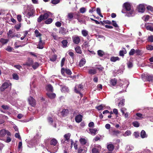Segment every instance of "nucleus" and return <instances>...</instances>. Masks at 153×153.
Returning a JSON list of instances; mask_svg holds the SVG:
<instances>
[{"instance_id":"nucleus-61","label":"nucleus","mask_w":153,"mask_h":153,"mask_svg":"<svg viewBox=\"0 0 153 153\" xmlns=\"http://www.w3.org/2000/svg\"><path fill=\"white\" fill-rule=\"evenodd\" d=\"M21 27V23H19V24H17L16 25L15 27V28L17 30H18Z\"/></svg>"},{"instance_id":"nucleus-49","label":"nucleus","mask_w":153,"mask_h":153,"mask_svg":"<svg viewBox=\"0 0 153 153\" xmlns=\"http://www.w3.org/2000/svg\"><path fill=\"white\" fill-rule=\"evenodd\" d=\"M57 58V56L56 55H54L52 57L50 58V60L52 62H54L56 61Z\"/></svg>"},{"instance_id":"nucleus-59","label":"nucleus","mask_w":153,"mask_h":153,"mask_svg":"<svg viewBox=\"0 0 153 153\" xmlns=\"http://www.w3.org/2000/svg\"><path fill=\"white\" fill-rule=\"evenodd\" d=\"M60 2L59 0H52L51 1V3L53 4H56L59 3Z\"/></svg>"},{"instance_id":"nucleus-42","label":"nucleus","mask_w":153,"mask_h":153,"mask_svg":"<svg viewBox=\"0 0 153 153\" xmlns=\"http://www.w3.org/2000/svg\"><path fill=\"white\" fill-rule=\"evenodd\" d=\"M131 134V133L130 131L127 130L123 134V135L125 137H126L130 135Z\"/></svg>"},{"instance_id":"nucleus-21","label":"nucleus","mask_w":153,"mask_h":153,"mask_svg":"<svg viewBox=\"0 0 153 153\" xmlns=\"http://www.w3.org/2000/svg\"><path fill=\"white\" fill-rule=\"evenodd\" d=\"M62 43L63 48H65L68 46V45L69 44L68 42L66 40H64L62 41Z\"/></svg>"},{"instance_id":"nucleus-40","label":"nucleus","mask_w":153,"mask_h":153,"mask_svg":"<svg viewBox=\"0 0 153 153\" xmlns=\"http://www.w3.org/2000/svg\"><path fill=\"white\" fill-rule=\"evenodd\" d=\"M119 60V58L118 57H112L111 58V60L112 62H115L117 60Z\"/></svg>"},{"instance_id":"nucleus-14","label":"nucleus","mask_w":153,"mask_h":153,"mask_svg":"<svg viewBox=\"0 0 153 153\" xmlns=\"http://www.w3.org/2000/svg\"><path fill=\"white\" fill-rule=\"evenodd\" d=\"M73 41L74 43L77 44L80 42V39L78 36H74L72 38Z\"/></svg>"},{"instance_id":"nucleus-44","label":"nucleus","mask_w":153,"mask_h":153,"mask_svg":"<svg viewBox=\"0 0 153 153\" xmlns=\"http://www.w3.org/2000/svg\"><path fill=\"white\" fill-rule=\"evenodd\" d=\"M53 21V19L51 18H49L45 21V24H48L51 23Z\"/></svg>"},{"instance_id":"nucleus-46","label":"nucleus","mask_w":153,"mask_h":153,"mask_svg":"<svg viewBox=\"0 0 153 153\" xmlns=\"http://www.w3.org/2000/svg\"><path fill=\"white\" fill-rule=\"evenodd\" d=\"M61 91H62L65 92H68V91L69 89L68 87L65 86L63 87L62 88Z\"/></svg>"},{"instance_id":"nucleus-45","label":"nucleus","mask_w":153,"mask_h":153,"mask_svg":"<svg viewBox=\"0 0 153 153\" xmlns=\"http://www.w3.org/2000/svg\"><path fill=\"white\" fill-rule=\"evenodd\" d=\"M97 13L101 17H103V16L101 14V13L100 9L99 8H97Z\"/></svg>"},{"instance_id":"nucleus-58","label":"nucleus","mask_w":153,"mask_h":153,"mask_svg":"<svg viewBox=\"0 0 153 153\" xmlns=\"http://www.w3.org/2000/svg\"><path fill=\"white\" fill-rule=\"evenodd\" d=\"M135 50L134 49H132L129 53V54L130 55H132L135 53Z\"/></svg>"},{"instance_id":"nucleus-47","label":"nucleus","mask_w":153,"mask_h":153,"mask_svg":"<svg viewBox=\"0 0 153 153\" xmlns=\"http://www.w3.org/2000/svg\"><path fill=\"white\" fill-rule=\"evenodd\" d=\"M133 126L135 127H138L139 126V124L137 121H135L132 123Z\"/></svg>"},{"instance_id":"nucleus-63","label":"nucleus","mask_w":153,"mask_h":153,"mask_svg":"<svg viewBox=\"0 0 153 153\" xmlns=\"http://www.w3.org/2000/svg\"><path fill=\"white\" fill-rule=\"evenodd\" d=\"M1 107L4 109L7 110L9 109V106L7 105H3L1 106Z\"/></svg>"},{"instance_id":"nucleus-22","label":"nucleus","mask_w":153,"mask_h":153,"mask_svg":"<svg viewBox=\"0 0 153 153\" xmlns=\"http://www.w3.org/2000/svg\"><path fill=\"white\" fill-rule=\"evenodd\" d=\"M7 34L8 37H9L11 38H13L14 37L15 33H13L12 30H9L8 32L7 33Z\"/></svg>"},{"instance_id":"nucleus-54","label":"nucleus","mask_w":153,"mask_h":153,"mask_svg":"<svg viewBox=\"0 0 153 153\" xmlns=\"http://www.w3.org/2000/svg\"><path fill=\"white\" fill-rule=\"evenodd\" d=\"M135 53L137 55H140L142 54L141 51L138 49H137L135 50Z\"/></svg>"},{"instance_id":"nucleus-41","label":"nucleus","mask_w":153,"mask_h":153,"mask_svg":"<svg viewBox=\"0 0 153 153\" xmlns=\"http://www.w3.org/2000/svg\"><path fill=\"white\" fill-rule=\"evenodd\" d=\"M125 100L124 99L120 101V102L118 103V106L119 107H121L124 105Z\"/></svg>"},{"instance_id":"nucleus-53","label":"nucleus","mask_w":153,"mask_h":153,"mask_svg":"<svg viewBox=\"0 0 153 153\" xmlns=\"http://www.w3.org/2000/svg\"><path fill=\"white\" fill-rule=\"evenodd\" d=\"M146 49L148 50L152 51L153 49V46L151 45H148L146 46Z\"/></svg>"},{"instance_id":"nucleus-33","label":"nucleus","mask_w":153,"mask_h":153,"mask_svg":"<svg viewBox=\"0 0 153 153\" xmlns=\"http://www.w3.org/2000/svg\"><path fill=\"white\" fill-rule=\"evenodd\" d=\"M126 51L125 49L124 48L123 50H121L119 52V55L120 56H123L124 54L126 53Z\"/></svg>"},{"instance_id":"nucleus-62","label":"nucleus","mask_w":153,"mask_h":153,"mask_svg":"<svg viewBox=\"0 0 153 153\" xmlns=\"http://www.w3.org/2000/svg\"><path fill=\"white\" fill-rule=\"evenodd\" d=\"M33 14V13L32 12H28L27 14V16L29 18L30 17L32 16Z\"/></svg>"},{"instance_id":"nucleus-18","label":"nucleus","mask_w":153,"mask_h":153,"mask_svg":"<svg viewBox=\"0 0 153 153\" xmlns=\"http://www.w3.org/2000/svg\"><path fill=\"white\" fill-rule=\"evenodd\" d=\"M82 116L81 115L79 114L77 115L75 118V120L76 121L77 123H80L82 120Z\"/></svg>"},{"instance_id":"nucleus-43","label":"nucleus","mask_w":153,"mask_h":153,"mask_svg":"<svg viewBox=\"0 0 153 153\" xmlns=\"http://www.w3.org/2000/svg\"><path fill=\"white\" fill-rule=\"evenodd\" d=\"M45 20L44 19L42 15H41L38 18L37 21L39 22H41L42 20Z\"/></svg>"},{"instance_id":"nucleus-24","label":"nucleus","mask_w":153,"mask_h":153,"mask_svg":"<svg viewBox=\"0 0 153 153\" xmlns=\"http://www.w3.org/2000/svg\"><path fill=\"white\" fill-rule=\"evenodd\" d=\"M57 143V141L55 138L52 139L50 142V144L51 145L55 146L56 145Z\"/></svg>"},{"instance_id":"nucleus-52","label":"nucleus","mask_w":153,"mask_h":153,"mask_svg":"<svg viewBox=\"0 0 153 153\" xmlns=\"http://www.w3.org/2000/svg\"><path fill=\"white\" fill-rule=\"evenodd\" d=\"M86 9L84 7L81 8L79 10L80 12L82 13H85L86 12Z\"/></svg>"},{"instance_id":"nucleus-10","label":"nucleus","mask_w":153,"mask_h":153,"mask_svg":"<svg viewBox=\"0 0 153 153\" xmlns=\"http://www.w3.org/2000/svg\"><path fill=\"white\" fill-rule=\"evenodd\" d=\"M71 135V134L70 133H68L65 134L64 136L65 140H64L63 139L61 140V141L62 143H64L65 141H68V140L70 138Z\"/></svg>"},{"instance_id":"nucleus-56","label":"nucleus","mask_w":153,"mask_h":153,"mask_svg":"<svg viewBox=\"0 0 153 153\" xmlns=\"http://www.w3.org/2000/svg\"><path fill=\"white\" fill-rule=\"evenodd\" d=\"M128 67L129 68H131L133 67V64L131 62H128L127 64Z\"/></svg>"},{"instance_id":"nucleus-34","label":"nucleus","mask_w":153,"mask_h":153,"mask_svg":"<svg viewBox=\"0 0 153 153\" xmlns=\"http://www.w3.org/2000/svg\"><path fill=\"white\" fill-rule=\"evenodd\" d=\"M82 34L83 36L86 37L88 36V32L86 30H83L81 31Z\"/></svg>"},{"instance_id":"nucleus-12","label":"nucleus","mask_w":153,"mask_h":153,"mask_svg":"<svg viewBox=\"0 0 153 153\" xmlns=\"http://www.w3.org/2000/svg\"><path fill=\"white\" fill-rule=\"evenodd\" d=\"M28 100L29 103L31 106H33L35 105V100L33 98V97L30 96V97L28 98Z\"/></svg>"},{"instance_id":"nucleus-5","label":"nucleus","mask_w":153,"mask_h":153,"mask_svg":"<svg viewBox=\"0 0 153 153\" xmlns=\"http://www.w3.org/2000/svg\"><path fill=\"white\" fill-rule=\"evenodd\" d=\"M11 85V83L9 81L4 82L2 84L1 86L0 87V90L1 91H4L6 88Z\"/></svg>"},{"instance_id":"nucleus-31","label":"nucleus","mask_w":153,"mask_h":153,"mask_svg":"<svg viewBox=\"0 0 153 153\" xmlns=\"http://www.w3.org/2000/svg\"><path fill=\"white\" fill-rule=\"evenodd\" d=\"M34 33L36 37H39V38H41V36L42 35L39 33L37 30H35L34 31Z\"/></svg>"},{"instance_id":"nucleus-9","label":"nucleus","mask_w":153,"mask_h":153,"mask_svg":"<svg viewBox=\"0 0 153 153\" xmlns=\"http://www.w3.org/2000/svg\"><path fill=\"white\" fill-rule=\"evenodd\" d=\"M79 141L81 145H83L86 144L87 143L88 139L85 137H80Z\"/></svg>"},{"instance_id":"nucleus-6","label":"nucleus","mask_w":153,"mask_h":153,"mask_svg":"<svg viewBox=\"0 0 153 153\" xmlns=\"http://www.w3.org/2000/svg\"><path fill=\"white\" fill-rule=\"evenodd\" d=\"M33 59L30 58H28L27 61L23 65L25 66H27L28 67H30L32 66L33 64Z\"/></svg>"},{"instance_id":"nucleus-60","label":"nucleus","mask_w":153,"mask_h":153,"mask_svg":"<svg viewBox=\"0 0 153 153\" xmlns=\"http://www.w3.org/2000/svg\"><path fill=\"white\" fill-rule=\"evenodd\" d=\"M65 72L67 74L69 75H71L72 74L71 71L69 69H66Z\"/></svg>"},{"instance_id":"nucleus-39","label":"nucleus","mask_w":153,"mask_h":153,"mask_svg":"<svg viewBox=\"0 0 153 153\" xmlns=\"http://www.w3.org/2000/svg\"><path fill=\"white\" fill-rule=\"evenodd\" d=\"M110 83L112 85H113L114 86L115 85L117 82V79H111L110 81Z\"/></svg>"},{"instance_id":"nucleus-36","label":"nucleus","mask_w":153,"mask_h":153,"mask_svg":"<svg viewBox=\"0 0 153 153\" xmlns=\"http://www.w3.org/2000/svg\"><path fill=\"white\" fill-rule=\"evenodd\" d=\"M107 148L109 151H112L114 149V146L113 144H110L107 146Z\"/></svg>"},{"instance_id":"nucleus-7","label":"nucleus","mask_w":153,"mask_h":153,"mask_svg":"<svg viewBox=\"0 0 153 153\" xmlns=\"http://www.w3.org/2000/svg\"><path fill=\"white\" fill-rule=\"evenodd\" d=\"M145 27L148 30L153 32V23H147L145 24Z\"/></svg>"},{"instance_id":"nucleus-20","label":"nucleus","mask_w":153,"mask_h":153,"mask_svg":"<svg viewBox=\"0 0 153 153\" xmlns=\"http://www.w3.org/2000/svg\"><path fill=\"white\" fill-rule=\"evenodd\" d=\"M89 132L92 135H95L96 134L97 131V129L96 128L89 129Z\"/></svg>"},{"instance_id":"nucleus-13","label":"nucleus","mask_w":153,"mask_h":153,"mask_svg":"<svg viewBox=\"0 0 153 153\" xmlns=\"http://www.w3.org/2000/svg\"><path fill=\"white\" fill-rule=\"evenodd\" d=\"M58 147L56 145L55 146H51L50 147L49 149L50 150L52 153H55L57 152L58 150Z\"/></svg>"},{"instance_id":"nucleus-26","label":"nucleus","mask_w":153,"mask_h":153,"mask_svg":"<svg viewBox=\"0 0 153 153\" xmlns=\"http://www.w3.org/2000/svg\"><path fill=\"white\" fill-rule=\"evenodd\" d=\"M86 63V60L85 59H82L79 62V65L81 67L84 65Z\"/></svg>"},{"instance_id":"nucleus-17","label":"nucleus","mask_w":153,"mask_h":153,"mask_svg":"<svg viewBox=\"0 0 153 153\" xmlns=\"http://www.w3.org/2000/svg\"><path fill=\"white\" fill-rule=\"evenodd\" d=\"M74 13L70 12L68 14L67 17L70 21H71L74 17Z\"/></svg>"},{"instance_id":"nucleus-19","label":"nucleus","mask_w":153,"mask_h":153,"mask_svg":"<svg viewBox=\"0 0 153 153\" xmlns=\"http://www.w3.org/2000/svg\"><path fill=\"white\" fill-rule=\"evenodd\" d=\"M51 16L52 13L49 12H48L43 15V17L44 19L45 20L47 19L48 17H51Z\"/></svg>"},{"instance_id":"nucleus-55","label":"nucleus","mask_w":153,"mask_h":153,"mask_svg":"<svg viewBox=\"0 0 153 153\" xmlns=\"http://www.w3.org/2000/svg\"><path fill=\"white\" fill-rule=\"evenodd\" d=\"M120 132L118 130H113V134L114 135H117V134H119Z\"/></svg>"},{"instance_id":"nucleus-25","label":"nucleus","mask_w":153,"mask_h":153,"mask_svg":"<svg viewBox=\"0 0 153 153\" xmlns=\"http://www.w3.org/2000/svg\"><path fill=\"white\" fill-rule=\"evenodd\" d=\"M96 108L99 111L103 110L106 108L105 105L103 104H101L98 106L96 107Z\"/></svg>"},{"instance_id":"nucleus-29","label":"nucleus","mask_w":153,"mask_h":153,"mask_svg":"<svg viewBox=\"0 0 153 153\" xmlns=\"http://www.w3.org/2000/svg\"><path fill=\"white\" fill-rule=\"evenodd\" d=\"M39 66V63L37 62H33V64L32 65L31 67L34 69H36Z\"/></svg>"},{"instance_id":"nucleus-64","label":"nucleus","mask_w":153,"mask_h":153,"mask_svg":"<svg viewBox=\"0 0 153 153\" xmlns=\"http://www.w3.org/2000/svg\"><path fill=\"white\" fill-rule=\"evenodd\" d=\"M148 10L151 11H153V7L151 6H149L147 7Z\"/></svg>"},{"instance_id":"nucleus-15","label":"nucleus","mask_w":153,"mask_h":153,"mask_svg":"<svg viewBox=\"0 0 153 153\" xmlns=\"http://www.w3.org/2000/svg\"><path fill=\"white\" fill-rule=\"evenodd\" d=\"M98 69V68H92L91 69H89L88 71V73L90 74L94 75L97 73V70Z\"/></svg>"},{"instance_id":"nucleus-28","label":"nucleus","mask_w":153,"mask_h":153,"mask_svg":"<svg viewBox=\"0 0 153 153\" xmlns=\"http://www.w3.org/2000/svg\"><path fill=\"white\" fill-rule=\"evenodd\" d=\"M140 136L142 138L146 137H147V135L146 134L145 131L143 130H142L141 131L140 133Z\"/></svg>"},{"instance_id":"nucleus-57","label":"nucleus","mask_w":153,"mask_h":153,"mask_svg":"<svg viewBox=\"0 0 153 153\" xmlns=\"http://www.w3.org/2000/svg\"><path fill=\"white\" fill-rule=\"evenodd\" d=\"M133 148L134 147L130 145L127 146L126 147L127 149L129 151L132 150Z\"/></svg>"},{"instance_id":"nucleus-30","label":"nucleus","mask_w":153,"mask_h":153,"mask_svg":"<svg viewBox=\"0 0 153 153\" xmlns=\"http://www.w3.org/2000/svg\"><path fill=\"white\" fill-rule=\"evenodd\" d=\"M47 95L51 99H53L56 97V94L54 93H51L48 92L47 93Z\"/></svg>"},{"instance_id":"nucleus-1","label":"nucleus","mask_w":153,"mask_h":153,"mask_svg":"<svg viewBox=\"0 0 153 153\" xmlns=\"http://www.w3.org/2000/svg\"><path fill=\"white\" fill-rule=\"evenodd\" d=\"M123 6L126 9V11L122 10V12L123 13H126V15L128 17L133 16L134 15V9L131 8V5L128 3H125Z\"/></svg>"},{"instance_id":"nucleus-38","label":"nucleus","mask_w":153,"mask_h":153,"mask_svg":"<svg viewBox=\"0 0 153 153\" xmlns=\"http://www.w3.org/2000/svg\"><path fill=\"white\" fill-rule=\"evenodd\" d=\"M47 90L50 92H52L53 91V87L50 84H48L47 86Z\"/></svg>"},{"instance_id":"nucleus-37","label":"nucleus","mask_w":153,"mask_h":153,"mask_svg":"<svg viewBox=\"0 0 153 153\" xmlns=\"http://www.w3.org/2000/svg\"><path fill=\"white\" fill-rule=\"evenodd\" d=\"M97 54L99 56L102 57L105 53L103 51L99 50L97 51Z\"/></svg>"},{"instance_id":"nucleus-11","label":"nucleus","mask_w":153,"mask_h":153,"mask_svg":"<svg viewBox=\"0 0 153 153\" xmlns=\"http://www.w3.org/2000/svg\"><path fill=\"white\" fill-rule=\"evenodd\" d=\"M45 44V42L42 40V38H39V42L38 44L37 45V48L42 49L44 47V45Z\"/></svg>"},{"instance_id":"nucleus-16","label":"nucleus","mask_w":153,"mask_h":153,"mask_svg":"<svg viewBox=\"0 0 153 153\" xmlns=\"http://www.w3.org/2000/svg\"><path fill=\"white\" fill-rule=\"evenodd\" d=\"M138 9L139 12L143 13L145 9L144 6L143 4H140L138 6Z\"/></svg>"},{"instance_id":"nucleus-51","label":"nucleus","mask_w":153,"mask_h":153,"mask_svg":"<svg viewBox=\"0 0 153 153\" xmlns=\"http://www.w3.org/2000/svg\"><path fill=\"white\" fill-rule=\"evenodd\" d=\"M13 78L14 79L17 80L19 79V77L18 75L16 74H13Z\"/></svg>"},{"instance_id":"nucleus-4","label":"nucleus","mask_w":153,"mask_h":153,"mask_svg":"<svg viewBox=\"0 0 153 153\" xmlns=\"http://www.w3.org/2000/svg\"><path fill=\"white\" fill-rule=\"evenodd\" d=\"M101 147L100 145L95 144L94 148L92 150V153H100Z\"/></svg>"},{"instance_id":"nucleus-48","label":"nucleus","mask_w":153,"mask_h":153,"mask_svg":"<svg viewBox=\"0 0 153 153\" xmlns=\"http://www.w3.org/2000/svg\"><path fill=\"white\" fill-rule=\"evenodd\" d=\"M148 41L151 42H153V36L151 35L148 37Z\"/></svg>"},{"instance_id":"nucleus-32","label":"nucleus","mask_w":153,"mask_h":153,"mask_svg":"<svg viewBox=\"0 0 153 153\" xmlns=\"http://www.w3.org/2000/svg\"><path fill=\"white\" fill-rule=\"evenodd\" d=\"M8 42V40L7 39L1 38L0 39V42L3 45H4L6 44Z\"/></svg>"},{"instance_id":"nucleus-35","label":"nucleus","mask_w":153,"mask_h":153,"mask_svg":"<svg viewBox=\"0 0 153 153\" xmlns=\"http://www.w3.org/2000/svg\"><path fill=\"white\" fill-rule=\"evenodd\" d=\"M76 52L78 53L81 54L82 53L81 48L79 46H77L75 48Z\"/></svg>"},{"instance_id":"nucleus-2","label":"nucleus","mask_w":153,"mask_h":153,"mask_svg":"<svg viewBox=\"0 0 153 153\" xmlns=\"http://www.w3.org/2000/svg\"><path fill=\"white\" fill-rule=\"evenodd\" d=\"M141 76L143 80L144 81H147L149 82L153 81V75H152L149 74H146V75L142 74Z\"/></svg>"},{"instance_id":"nucleus-23","label":"nucleus","mask_w":153,"mask_h":153,"mask_svg":"<svg viewBox=\"0 0 153 153\" xmlns=\"http://www.w3.org/2000/svg\"><path fill=\"white\" fill-rule=\"evenodd\" d=\"M68 32V31L65 28L61 27L59 31V33L64 35L65 34Z\"/></svg>"},{"instance_id":"nucleus-50","label":"nucleus","mask_w":153,"mask_h":153,"mask_svg":"<svg viewBox=\"0 0 153 153\" xmlns=\"http://www.w3.org/2000/svg\"><path fill=\"white\" fill-rule=\"evenodd\" d=\"M149 18V15H146V16H144L143 17V19L145 21H148Z\"/></svg>"},{"instance_id":"nucleus-27","label":"nucleus","mask_w":153,"mask_h":153,"mask_svg":"<svg viewBox=\"0 0 153 153\" xmlns=\"http://www.w3.org/2000/svg\"><path fill=\"white\" fill-rule=\"evenodd\" d=\"M61 113L62 115L65 116H66L68 113V109H65L62 110Z\"/></svg>"},{"instance_id":"nucleus-8","label":"nucleus","mask_w":153,"mask_h":153,"mask_svg":"<svg viewBox=\"0 0 153 153\" xmlns=\"http://www.w3.org/2000/svg\"><path fill=\"white\" fill-rule=\"evenodd\" d=\"M83 88V86L80 84L76 85L75 87V91L76 93L81 94L80 92L82 91Z\"/></svg>"},{"instance_id":"nucleus-3","label":"nucleus","mask_w":153,"mask_h":153,"mask_svg":"<svg viewBox=\"0 0 153 153\" xmlns=\"http://www.w3.org/2000/svg\"><path fill=\"white\" fill-rule=\"evenodd\" d=\"M8 136H10V133L8 131L4 129L0 130V140H3V137L6 135Z\"/></svg>"}]
</instances>
